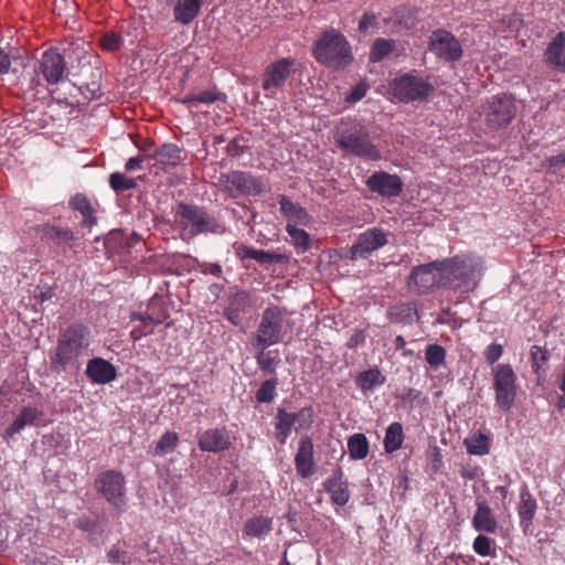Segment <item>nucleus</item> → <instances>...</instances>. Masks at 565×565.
Here are the masks:
<instances>
[{
	"label": "nucleus",
	"instance_id": "f257e3e1",
	"mask_svg": "<svg viewBox=\"0 0 565 565\" xmlns=\"http://www.w3.org/2000/svg\"><path fill=\"white\" fill-rule=\"evenodd\" d=\"M90 331L83 323L74 322L62 330L55 347L50 351V369L56 374L76 373L89 348Z\"/></svg>",
	"mask_w": 565,
	"mask_h": 565
},
{
	"label": "nucleus",
	"instance_id": "f03ea898",
	"mask_svg": "<svg viewBox=\"0 0 565 565\" xmlns=\"http://www.w3.org/2000/svg\"><path fill=\"white\" fill-rule=\"evenodd\" d=\"M312 55L319 64L333 71L343 70L353 62L350 42L340 30L332 26L323 30L315 41Z\"/></svg>",
	"mask_w": 565,
	"mask_h": 565
},
{
	"label": "nucleus",
	"instance_id": "7ed1b4c3",
	"mask_svg": "<svg viewBox=\"0 0 565 565\" xmlns=\"http://www.w3.org/2000/svg\"><path fill=\"white\" fill-rule=\"evenodd\" d=\"M334 141L348 154L372 161L381 159V152L372 142L369 130L355 120L341 121L335 129Z\"/></svg>",
	"mask_w": 565,
	"mask_h": 565
},
{
	"label": "nucleus",
	"instance_id": "20e7f679",
	"mask_svg": "<svg viewBox=\"0 0 565 565\" xmlns=\"http://www.w3.org/2000/svg\"><path fill=\"white\" fill-rule=\"evenodd\" d=\"M445 274L449 288L468 292L477 287L483 266L481 258L472 255H460L444 259Z\"/></svg>",
	"mask_w": 565,
	"mask_h": 565
},
{
	"label": "nucleus",
	"instance_id": "39448f33",
	"mask_svg": "<svg viewBox=\"0 0 565 565\" xmlns=\"http://www.w3.org/2000/svg\"><path fill=\"white\" fill-rule=\"evenodd\" d=\"M175 215L184 230L190 228L192 236L225 232V226L201 206L180 202L177 205Z\"/></svg>",
	"mask_w": 565,
	"mask_h": 565
},
{
	"label": "nucleus",
	"instance_id": "423d86ee",
	"mask_svg": "<svg viewBox=\"0 0 565 565\" xmlns=\"http://www.w3.org/2000/svg\"><path fill=\"white\" fill-rule=\"evenodd\" d=\"M218 186L223 193L232 199H238L244 195L257 196L267 191V183L264 179L241 170L221 173Z\"/></svg>",
	"mask_w": 565,
	"mask_h": 565
},
{
	"label": "nucleus",
	"instance_id": "0eeeda50",
	"mask_svg": "<svg viewBox=\"0 0 565 565\" xmlns=\"http://www.w3.org/2000/svg\"><path fill=\"white\" fill-rule=\"evenodd\" d=\"M445 270L444 260L415 266L407 277V287L417 295H426L435 287H448L450 281H447Z\"/></svg>",
	"mask_w": 565,
	"mask_h": 565
},
{
	"label": "nucleus",
	"instance_id": "6e6552de",
	"mask_svg": "<svg viewBox=\"0 0 565 565\" xmlns=\"http://www.w3.org/2000/svg\"><path fill=\"white\" fill-rule=\"evenodd\" d=\"M275 419V437L284 445L290 436L292 427H295V431L298 434L311 429L315 412L311 406L302 407L296 413L287 412L285 408H278Z\"/></svg>",
	"mask_w": 565,
	"mask_h": 565
},
{
	"label": "nucleus",
	"instance_id": "1a4fd4ad",
	"mask_svg": "<svg viewBox=\"0 0 565 565\" xmlns=\"http://www.w3.org/2000/svg\"><path fill=\"white\" fill-rule=\"evenodd\" d=\"M390 92L401 103L424 102L434 92V86L419 76L404 74L394 78Z\"/></svg>",
	"mask_w": 565,
	"mask_h": 565
},
{
	"label": "nucleus",
	"instance_id": "9d476101",
	"mask_svg": "<svg viewBox=\"0 0 565 565\" xmlns=\"http://www.w3.org/2000/svg\"><path fill=\"white\" fill-rule=\"evenodd\" d=\"M96 491L116 510L124 511L126 507V479L117 470H107L95 479Z\"/></svg>",
	"mask_w": 565,
	"mask_h": 565
},
{
	"label": "nucleus",
	"instance_id": "9b49d317",
	"mask_svg": "<svg viewBox=\"0 0 565 565\" xmlns=\"http://www.w3.org/2000/svg\"><path fill=\"white\" fill-rule=\"evenodd\" d=\"M518 113L515 99L501 94L492 97L484 108V122L491 131L508 127Z\"/></svg>",
	"mask_w": 565,
	"mask_h": 565
},
{
	"label": "nucleus",
	"instance_id": "f8f14e48",
	"mask_svg": "<svg viewBox=\"0 0 565 565\" xmlns=\"http://www.w3.org/2000/svg\"><path fill=\"white\" fill-rule=\"evenodd\" d=\"M282 312L279 307L273 306L264 310L260 322L255 332L252 345L269 348L281 341Z\"/></svg>",
	"mask_w": 565,
	"mask_h": 565
},
{
	"label": "nucleus",
	"instance_id": "ddd939ff",
	"mask_svg": "<svg viewBox=\"0 0 565 565\" xmlns=\"http://www.w3.org/2000/svg\"><path fill=\"white\" fill-rule=\"evenodd\" d=\"M296 61L291 57H282L269 63L262 75V88L267 98H275L284 90L289 77L294 73Z\"/></svg>",
	"mask_w": 565,
	"mask_h": 565
},
{
	"label": "nucleus",
	"instance_id": "4468645a",
	"mask_svg": "<svg viewBox=\"0 0 565 565\" xmlns=\"http://www.w3.org/2000/svg\"><path fill=\"white\" fill-rule=\"evenodd\" d=\"M492 374L497 405L510 411L516 397V375L510 364H498Z\"/></svg>",
	"mask_w": 565,
	"mask_h": 565
},
{
	"label": "nucleus",
	"instance_id": "2eb2a0df",
	"mask_svg": "<svg viewBox=\"0 0 565 565\" xmlns=\"http://www.w3.org/2000/svg\"><path fill=\"white\" fill-rule=\"evenodd\" d=\"M428 50L439 60L452 63L462 57L463 50L459 40L445 29L431 32L428 39Z\"/></svg>",
	"mask_w": 565,
	"mask_h": 565
},
{
	"label": "nucleus",
	"instance_id": "dca6fc26",
	"mask_svg": "<svg viewBox=\"0 0 565 565\" xmlns=\"http://www.w3.org/2000/svg\"><path fill=\"white\" fill-rule=\"evenodd\" d=\"M387 244V234L384 230L373 227L360 234L355 243L349 249V258L352 260L367 258L374 250Z\"/></svg>",
	"mask_w": 565,
	"mask_h": 565
},
{
	"label": "nucleus",
	"instance_id": "f3484780",
	"mask_svg": "<svg viewBox=\"0 0 565 565\" xmlns=\"http://www.w3.org/2000/svg\"><path fill=\"white\" fill-rule=\"evenodd\" d=\"M40 73L50 85L58 84L66 73V62L57 49H50L42 54L39 62Z\"/></svg>",
	"mask_w": 565,
	"mask_h": 565
},
{
	"label": "nucleus",
	"instance_id": "a211bd4d",
	"mask_svg": "<svg viewBox=\"0 0 565 565\" xmlns=\"http://www.w3.org/2000/svg\"><path fill=\"white\" fill-rule=\"evenodd\" d=\"M366 186L371 192L384 198L397 196L402 193L404 183L396 174L385 171H376L366 180Z\"/></svg>",
	"mask_w": 565,
	"mask_h": 565
},
{
	"label": "nucleus",
	"instance_id": "6ab92c4d",
	"mask_svg": "<svg viewBox=\"0 0 565 565\" xmlns=\"http://www.w3.org/2000/svg\"><path fill=\"white\" fill-rule=\"evenodd\" d=\"M417 9L409 6H398L393 9L383 23L392 33H399L413 29L417 23Z\"/></svg>",
	"mask_w": 565,
	"mask_h": 565
},
{
	"label": "nucleus",
	"instance_id": "aec40b11",
	"mask_svg": "<svg viewBox=\"0 0 565 565\" xmlns=\"http://www.w3.org/2000/svg\"><path fill=\"white\" fill-rule=\"evenodd\" d=\"M313 455V443L310 436L305 434L299 439L297 454L295 456L296 471L300 477L308 478L315 473Z\"/></svg>",
	"mask_w": 565,
	"mask_h": 565
},
{
	"label": "nucleus",
	"instance_id": "412c9836",
	"mask_svg": "<svg viewBox=\"0 0 565 565\" xmlns=\"http://www.w3.org/2000/svg\"><path fill=\"white\" fill-rule=\"evenodd\" d=\"M198 445L201 450L209 452H221L227 450L232 443L231 437L225 427L211 428L198 437Z\"/></svg>",
	"mask_w": 565,
	"mask_h": 565
},
{
	"label": "nucleus",
	"instance_id": "4be33fe9",
	"mask_svg": "<svg viewBox=\"0 0 565 565\" xmlns=\"http://www.w3.org/2000/svg\"><path fill=\"white\" fill-rule=\"evenodd\" d=\"M324 490L330 494L333 504L343 507L350 500L349 483L344 479L341 467H337L332 475L323 482Z\"/></svg>",
	"mask_w": 565,
	"mask_h": 565
},
{
	"label": "nucleus",
	"instance_id": "5701e85b",
	"mask_svg": "<svg viewBox=\"0 0 565 565\" xmlns=\"http://www.w3.org/2000/svg\"><path fill=\"white\" fill-rule=\"evenodd\" d=\"M252 307L250 296L247 291L235 292L228 299V305L224 310V317L235 327L243 321V315L247 313Z\"/></svg>",
	"mask_w": 565,
	"mask_h": 565
},
{
	"label": "nucleus",
	"instance_id": "b1692460",
	"mask_svg": "<svg viewBox=\"0 0 565 565\" xmlns=\"http://www.w3.org/2000/svg\"><path fill=\"white\" fill-rule=\"evenodd\" d=\"M86 374L96 384H107L117 376L115 366L102 358H94L87 363Z\"/></svg>",
	"mask_w": 565,
	"mask_h": 565
},
{
	"label": "nucleus",
	"instance_id": "393cba45",
	"mask_svg": "<svg viewBox=\"0 0 565 565\" xmlns=\"http://www.w3.org/2000/svg\"><path fill=\"white\" fill-rule=\"evenodd\" d=\"M548 66L565 72V32H558L548 43L545 53Z\"/></svg>",
	"mask_w": 565,
	"mask_h": 565
},
{
	"label": "nucleus",
	"instance_id": "a878e982",
	"mask_svg": "<svg viewBox=\"0 0 565 565\" xmlns=\"http://www.w3.org/2000/svg\"><path fill=\"white\" fill-rule=\"evenodd\" d=\"M152 158L163 171L169 172L182 161L181 149L174 143H163L154 151Z\"/></svg>",
	"mask_w": 565,
	"mask_h": 565
},
{
	"label": "nucleus",
	"instance_id": "bb28decb",
	"mask_svg": "<svg viewBox=\"0 0 565 565\" xmlns=\"http://www.w3.org/2000/svg\"><path fill=\"white\" fill-rule=\"evenodd\" d=\"M26 67V62L24 58L19 56H10L2 50H0V76L8 75L10 70L15 78L13 83L19 85L23 83L25 76L23 75V71Z\"/></svg>",
	"mask_w": 565,
	"mask_h": 565
},
{
	"label": "nucleus",
	"instance_id": "cd10ccee",
	"mask_svg": "<svg viewBox=\"0 0 565 565\" xmlns=\"http://www.w3.org/2000/svg\"><path fill=\"white\" fill-rule=\"evenodd\" d=\"M473 527L479 532L494 533L498 529V522L492 510L486 502L477 503V511L472 519Z\"/></svg>",
	"mask_w": 565,
	"mask_h": 565
},
{
	"label": "nucleus",
	"instance_id": "c85d7f7f",
	"mask_svg": "<svg viewBox=\"0 0 565 565\" xmlns=\"http://www.w3.org/2000/svg\"><path fill=\"white\" fill-rule=\"evenodd\" d=\"M70 207L74 211H77L82 214L83 221L81 225L83 227L92 228L97 223V218L95 216V209L92 205L89 199L83 194L77 193L70 200Z\"/></svg>",
	"mask_w": 565,
	"mask_h": 565
},
{
	"label": "nucleus",
	"instance_id": "c756f323",
	"mask_svg": "<svg viewBox=\"0 0 565 565\" xmlns=\"http://www.w3.org/2000/svg\"><path fill=\"white\" fill-rule=\"evenodd\" d=\"M201 6V0H177L173 8L174 21L190 24L199 15Z\"/></svg>",
	"mask_w": 565,
	"mask_h": 565
},
{
	"label": "nucleus",
	"instance_id": "7c9ffc66",
	"mask_svg": "<svg viewBox=\"0 0 565 565\" xmlns=\"http://www.w3.org/2000/svg\"><path fill=\"white\" fill-rule=\"evenodd\" d=\"M279 205L281 214L289 221L307 225L310 216L307 211L299 204H295L290 199L285 195L279 196Z\"/></svg>",
	"mask_w": 565,
	"mask_h": 565
},
{
	"label": "nucleus",
	"instance_id": "2f4dec72",
	"mask_svg": "<svg viewBox=\"0 0 565 565\" xmlns=\"http://www.w3.org/2000/svg\"><path fill=\"white\" fill-rule=\"evenodd\" d=\"M40 416H42V412L38 408L31 406L23 407L14 422L7 428L6 434L13 436L25 426L35 425Z\"/></svg>",
	"mask_w": 565,
	"mask_h": 565
},
{
	"label": "nucleus",
	"instance_id": "473e14b6",
	"mask_svg": "<svg viewBox=\"0 0 565 565\" xmlns=\"http://www.w3.org/2000/svg\"><path fill=\"white\" fill-rule=\"evenodd\" d=\"M257 354L255 355L256 363L259 370L264 374H274L278 364L280 363V356L278 350H267L268 348L253 347Z\"/></svg>",
	"mask_w": 565,
	"mask_h": 565
},
{
	"label": "nucleus",
	"instance_id": "72a5a7b5",
	"mask_svg": "<svg viewBox=\"0 0 565 565\" xmlns=\"http://www.w3.org/2000/svg\"><path fill=\"white\" fill-rule=\"evenodd\" d=\"M273 530V519L264 515H256L248 519L243 527V533L250 537H262Z\"/></svg>",
	"mask_w": 565,
	"mask_h": 565
},
{
	"label": "nucleus",
	"instance_id": "f704fd0d",
	"mask_svg": "<svg viewBox=\"0 0 565 565\" xmlns=\"http://www.w3.org/2000/svg\"><path fill=\"white\" fill-rule=\"evenodd\" d=\"M537 509L536 500L532 497L529 490L525 488L521 491L520 503L518 508L521 524L525 527L532 524L535 512Z\"/></svg>",
	"mask_w": 565,
	"mask_h": 565
},
{
	"label": "nucleus",
	"instance_id": "c9c22d12",
	"mask_svg": "<svg viewBox=\"0 0 565 565\" xmlns=\"http://www.w3.org/2000/svg\"><path fill=\"white\" fill-rule=\"evenodd\" d=\"M131 321H140V327H135L131 332L130 337L134 341H138L143 337H147L149 334L153 333V326H159L161 323V320L153 319L150 315L145 313H137L134 312L130 316Z\"/></svg>",
	"mask_w": 565,
	"mask_h": 565
},
{
	"label": "nucleus",
	"instance_id": "e433bc0d",
	"mask_svg": "<svg viewBox=\"0 0 565 565\" xmlns=\"http://www.w3.org/2000/svg\"><path fill=\"white\" fill-rule=\"evenodd\" d=\"M42 238L54 243L55 245H71L75 239L74 233L68 228L60 226L45 225L42 228Z\"/></svg>",
	"mask_w": 565,
	"mask_h": 565
},
{
	"label": "nucleus",
	"instance_id": "4c0bfd02",
	"mask_svg": "<svg viewBox=\"0 0 565 565\" xmlns=\"http://www.w3.org/2000/svg\"><path fill=\"white\" fill-rule=\"evenodd\" d=\"M404 440L403 425L398 422L392 423L385 431L383 440L384 449L387 454H393L398 450Z\"/></svg>",
	"mask_w": 565,
	"mask_h": 565
},
{
	"label": "nucleus",
	"instance_id": "58836bf2",
	"mask_svg": "<svg viewBox=\"0 0 565 565\" xmlns=\"http://www.w3.org/2000/svg\"><path fill=\"white\" fill-rule=\"evenodd\" d=\"M396 49V41L393 39L377 38L370 50L369 60L377 63L387 57Z\"/></svg>",
	"mask_w": 565,
	"mask_h": 565
},
{
	"label": "nucleus",
	"instance_id": "ea45409f",
	"mask_svg": "<svg viewBox=\"0 0 565 565\" xmlns=\"http://www.w3.org/2000/svg\"><path fill=\"white\" fill-rule=\"evenodd\" d=\"M179 444V436L174 431L164 433L157 441L150 454L154 457H164L175 450Z\"/></svg>",
	"mask_w": 565,
	"mask_h": 565
},
{
	"label": "nucleus",
	"instance_id": "a19ab883",
	"mask_svg": "<svg viewBox=\"0 0 565 565\" xmlns=\"http://www.w3.org/2000/svg\"><path fill=\"white\" fill-rule=\"evenodd\" d=\"M286 232L290 236L291 243L298 253H305L310 249L312 242L310 235L305 230L298 228L296 225L288 223Z\"/></svg>",
	"mask_w": 565,
	"mask_h": 565
},
{
	"label": "nucleus",
	"instance_id": "79ce46f5",
	"mask_svg": "<svg viewBox=\"0 0 565 565\" xmlns=\"http://www.w3.org/2000/svg\"><path fill=\"white\" fill-rule=\"evenodd\" d=\"M350 457L354 460L364 459L369 454V441L363 434H354L348 440Z\"/></svg>",
	"mask_w": 565,
	"mask_h": 565
},
{
	"label": "nucleus",
	"instance_id": "37998d69",
	"mask_svg": "<svg viewBox=\"0 0 565 565\" xmlns=\"http://www.w3.org/2000/svg\"><path fill=\"white\" fill-rule=\"evenodd\" d=\"M384 382L385 376L382 375V373L377 369H370L367 371H364L360 373L356 377V383L362 391H371L375 386L384 384Z\"/></svg>",
	"mask_w": 565,
	"mask_h": 565
},
{
	"label": "nucleus",
	"instance_id": "c03bdc74",
	"mask_svg": "<svg viewBox=\"0 0 565 565\" xmlns=\"http://www.w3.org/2000/svg\"><path fill=\"white\" fill-rule=\"evenodd\" d=\"M92 70V81L83 82L81 85V90L85 98L92 100L97 99L102 96L100 92V78L102 71L99 67H89Z\"/></svg>",
	"mask_w": 565,
	"mask_h": 565
},
{
	"label": "nucleus",
	"instance_id": "a18cd8bd",
	"mask_svg": "<svg viewBox=\"0 0 565 565\" xmlns=\"http://www.w3.org/2000/svg\"><path fill=\"white\" fill-rule=\"evenodd\" d=\"M465 445L470 455L483 456L490 451L489 438L482 433L466 439Z\"/></svg>",
	"mask_w": 565,
	"mask_h": 565
},
{
	"label": "nucleus",
	"instance_id": "49530a36",
	"mask_svg": "<svg viewBox=\"0 0 565 565\" xmlns=\"http://www.w3.org/2000/svg\"><path fill=\"white\" fill-rule=\"evenodd\" d=\"M277 385V377H270L264 381L255 394L256 401L258 403H271L276 396Z\"/></svg>",
	"mask_w": 565,
	"mask_h": 565
},
{
	"label": "nucleus",
	"instance_id": "de8ad7c7",
	"mask_svg": "<svg viewBox=\"0 0 565 565\" xmlns=\"http://www.w3.org/2000/svg\"><path fill=\"white\" fill-rule=\"evenodd\" d=\"M425 360L430 367L437 370L445 365L446 350L439 344H429L425 351Z\"/></svg>",
	"mask_w": 565,
	"mask_h": 565
},
{
	"label": "nucleus",
	"instance_id": "09e8293b",
	"mask_svg": "<svg viewBox=\"0 0 565 565\" xmlns=\"http://www.w3.org/2000/svg\"><path fill=\"white\" fill-rule=\"evenodd\" d=\"M547 173L557 180H565V153H558L547 158L544 162Z\"/></svg>",
	"mask_w": 565,
	"mask_h": 565
},
{
	"label": "nucleus",
	"instance_id": "8fccbe9b",
	"mask_svg": "<svg viewBox=\"0 0 565 565\" xmlns=\"http://www.w3.org/2000/svg\"><path fill=\"white\" fill-rule=\"evenodd\" d=\"M109 185L116 193H122L135 189L137 186V182L135 179L127 178L121 172H114L109 175Z\"/></svg>",
	"mask_w": 565,
	"mask_h": 565
},
{
	"label": "nucleus",
	"instance_id": "3c124183",
	"mask_svg": "<svg viewBox=\"0 0 565 565\" xmlns=\"http://www.w3.org/2000/svg\"><path fill=\"white\" fill-rule=\"evenodd\" d=\"M548 351L542 347L533 345L531 349L532 367L539 374L541 366L547 361Z\"/></svg>",
	"mask_w": 565,
	"mask_h": 565
},
{
	"label": "nucleus",
	"instance_id": "603ef678",
	"mask_svg": "<svg viewBox=\"0 0 565 565\" xmlns=\"http://www.w3.org/2000/svg\"><path fill=\"white\" fill-rule=\"evenodd\" d=\"M493 541L486 535H478L473 541V551L480 556H489L492 554Z\"/></svg>",
	"mask_w": 565,
	"mask_h": 565
},
{
	"label": "nucleus",
	"instance_id": "864d4df0",
	"mask_svg": "<svg viewBox=\"0 0 565 565\" xmlns=\"http://www.w3.org/2000/svg\"><path fill=\"white\" fill-rule=\"evenodd\" d=\"M195 95L198 104H213L216 100L225 99V94L217 92L215 88L195 93Z\"/></svg>",
	"mask_w": 565,
	"mask_h": 565
},
{
	"label": "nucleus",
	"instance_id": "5fc2aeb1",
	"mask_svg": "<svg viewBox=\"0 0 565 565\" xmlns=\"http://www.w3.org/2000/svg\"><path fill=\"white\" fill-rule=\"evenodd\" d=\"M369 85L365 82L358 83L345 96V102L354 104L361 100L367 93Z\"/></svg>",
	"mask_w": 565,
	"mask_h": 565
},
{
	"label": "nucleus",
	"instance_id": "6e6d98bb",
	"mask_svg": "<svg viewBox=\"0 0 565 565\" xmlns=\"http://www.w3.org/2000/svg\"><path fill=\"white\" fill-rule=\"evenodd\" d=\"M100 45L106 51H116L121 45V38L116 33H106L100 40Z\"/></svg>",
	"mask_w": 565,
	"mask_h": 565
},
{
	"label": "nucleus",
	"instance_id": "4d7b16f0",
	"mask_svg": "<svg viewBox=\"0 0 565 565\" xmlns=\"http://www.w3.org/2000/svg\"><path fill=\"white\" fill-rule=\"evenodd\" d=\"M377 24V17L374 12L372 11H366L363 13V15L361 17L360 21H359V31L361 33H366L369 31L370 28H373Z\"/></svg>",
	"mask_w": 565,
	"mask_h": 565
},
{
	"label": "nucleus",
	"instance_id": "13d9d810",
	"mask_svg": "<svg viewBox=\"0 0 565 565\" xmlns=\"http://www.w3.org/2000/svg\"><path fill=\"white\" fill-rule=\"evenodd\" d=\"M233 249H234L236 257L244 260V259H253V255H254L256 248H254L252 246H247L245 244L235 243L233 245Z\"/></svg>",
	"mask_w": 565,
	"mask_h": 565
},
{
	"label": "nucleus",
	"instance_id": "bf43d9fd",
	"mask_svg": "<svg viewBox=\"0 0 565 565\" xmlns=\"http://www.w3.org/2000/svg\"><path fill=\"white\" fill-rule=\"evenodd\" d=\"M265 264H285L290 259V255L286 253L268 252L265 253Z\"/></svg>",
	"mask_w": 565,
	"mask_h": 565
},
{
	"label": "nucleus",
	"instance_id": "052dcab7",
	"mask_svg": "<svg viewBox=\"0 0 565 565\" xmlns=\"http://www.w3.org/2000/svg\"><path fill=\"white\" fill-rule=\"evenodd\" d=\"M502 352H503L502 345L495 344V343L489 345L486 351L487 362L490 364L494 363L497 360L500 359V356L502 355Z\"/></svg>",
	"mask_w": 565,
	"mask_h": 565
},
{
	"label": "nucleus",
	"instance_id": "680f3d73",
	"mask_svg": "<svg viewBox=\"0 0 565 565\" xmlns=\"http://www.w3.org/2000/svg\"><path fill=\"white\" fill-rule=\"evenodd\" d=\"M460 475L463 479L473 480L480 475V468L478 467H462Z\"/></svg>",
	"mask_w": 565,
	"mask_h": 565
},
{
	"label": "nucleus",
	"instance_id": "e2e57ef3",
	"mask_svg": "<svg viewBox=\"0 0 565 565\" xmlns=\"http://www.w3.org/2000/svg\"><path fill=\"white\" fill-rule=\"evenodd\" d=\"M142 161H143V159L141 157L130 158L126 162V164H125L126 171L130 172V171H134V170H141L142 169Z\"/></svg>",
	"mask_w": 565,
	"mask_h": 565
},
{
	"label": "nucleus",
	"instance_id": "0e129e2a",
	"mask_svg": "<svg viewBox=\"0 0 565 565\" xmlns=\"http://www.w3.org/2000/svg\"><path fill=\"white\" fill-rule=\"evenodd\" d=\"M124 554H125V553H124L122 551H120L119 548H117V547H113V548L108 552L107 557H108V561H109L110 563H115V564H116V563H120V562H122Z\"/></svg>",
	"mask_w": 565,
	"mask_h": 565
},
{
	"label": "nucleus",
	"instance_id": "69168bd1",
	"mask_svg": "<svg viewBox=\"0 0 565 565\" xmlns=\"http://www.w3.org/2000/svg\"><path fill=\"white\" fill-rule=\"evenodd\" d=\"M76 525L85 532H92L96 529V523L89 519H79Z\"/></svg>",
	"mask_w": 565,
	"mask_h": 565
},
{
	"label": "nucleus",
	"instance_id": "338daca9",
	"mask_svg": "<svg viewBox=\"0 0 565 565\" xmlns=\"http://www.w3.org/2000/svg\"><path fill=\"white\" fill-rule=\"evenodd\" d=\"M202 273L211 274L213 276L220 277L222 273V267L218 264H204Z\"/></svg>",
	"mask_w": 565,
	"mask_h": 565
},
{
	"label": "nucleus",
	"instance_id": "774afa93",
	"mask_svg": "<svg viewBox=\"0 0 565 565\" xmlns=\"http://www.w3.org/2000/svg\"><path fill=\"white\" fill-rule=\"evenodd\" d=\"M422 393L414 388H406L403 394V399L406 402H415L420 397Z\"/></svg>",
	"mask_w": 565,
	"mask_h": 565
}]
</instances>
